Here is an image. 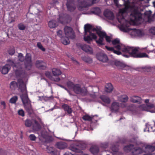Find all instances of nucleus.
Wrapping results in <instances>:
<instances>
[{"label":"nucleus","mask_w":155,"mask_h":155,"mask_svg":"<svg viewBox=\"0 0 155 155\" xmlns=\"http://www.w3.org/2000/svg\"><path fill=\"white\" fill-rule=\"evenodd\" d=\"M57 35L58 36L61 38H62L63 32L61 30H59L57 32Z\"/></svg>","instance_id":"nucleus-57"},{"label":"nucleus","mask_w":155,"mask_h":155,"mask_svg":"<svg viewBox=\"0 0 155 155\" xmlns=\"http://www.w3.org/2000/svg\"><path fill=\"white\" fill-rule=\"evenodd\" d=\"M119 145L117 144L116 145L114 144L112 145L111 147V149L114 152H117L118 150Z\"/></svg>","instance_id":"nucleus-44"},{"label":"nucleus","mask_w":155,"mask_h":155,"mask_svg":"<svg viewBox=\"0 0 155 155\" xmlns=\"http://www.w3.org/2000/svg\"><path fill=\"white\" fill-rule=\"evenodd\" d=\"M121 19H119L118 17H117V19H118V21L119 23H121L122 20H124V17L122 15L121 16Z\"/></svg>","instance_id":"nucleus-64"},{"label":"nucleus","mask_w":155,"mask_h":155,"mask_svg":"<svg viewBox=\"0 0 155 155\" xmlns=\"http://www.w3.org/2000/svg\"><path fill=\"white\" fill-rule=\"evenodd\" d=\"M149 32L151 34L155 35V27L151 28L149 30Z\"/></svg>","instance_id":"nucleus-58"},{"label":"nucleus","mask_w":155,"mask_h":155,"mask_svg":"<svg viewBox=\"0 0 155 155\" xmlns=\"http://www.w3.org/2000/svg\"><path fill=\"white\" fill-rule=\"evenodd\" d=\"M15 52V49L14 48H10L8 51V54L11 55H13Z\"/></svg>","instance_id":"nucleus-51"},{"label":"nucleus","mask_w":155,"mask_h":155,"mask_svg":"<svg viewBox=\"0 0 155 155\" xmlns=\"http://www.w3.org/2000/svg\"><path fill=\"white\" fill-rule=\"evenodd\" d=\"M145 149L148 153H152L155 150V146L151 145H147L145 147Z\"/></svg>","instance_id":"nucleus-32"},{"label":"nucleus","mask_w":155,"mask_h":155,"mask_svg":"<svg viewBox=\"0 0 155 155\" xmlns=\"http://www.w3.org/2000/svg\"><path fill=\"white\" fill-rule=\"evenodd\" d=\"M108 146L109 144L107 142H104L101 143V146L103 148H107L108 147Z\"/></svg>","instance_id":"nucleus-52"},{"label":"nucleus","mask_w":155,"mask_h":155,"mask_svg":"<svg viewBox=\"0 0 155 155\" xmlns=\"http://www.w3.org/2000/svg\"><path fill=\"white\" fill-rule=\"evenodd\" d=\"M128 7L127 6H126L125 8L122 9L120 10V12H122V13H124L126 11V9H127L128 8Z\"/></svg>","instance_id":"nucleus-62"},{"label":"nucleus","mask_w":155,"mask_h":155,"mask_svg":"<svg viewBox=\"0 0 155 155\" xmlns=\"http://www.w3.org/2000/svg\"><path fill=\"white\" fill-rule=\"evenodd\" d=\"M119 108V104L117 102H113L110 107L111 111L112 112H116L118 111Z\"/></svg>","instance_id":"nucleus-20"},{"label":"nucleus","mask_w":155,"mask_h":155,"mask_svg":"<svg viewBox=\"0 0 155 155\" xmlns=\"http://www.w3.org/2000/svg\"><path fill=\"white\" fill-rule=\"evenodd\" d=\"M67 15L64 14H60L59 15V18H58V21L61 23H64L66 20V16Z\"/></svg>","instance_id":"nucleus-25"},{"label":"nucleus","mask_w":155,"mask_h":155,"mask_svg":"<svg viewBox=\"0 0 155 155\" xmlns=\"http://www.w3.org/2000/svg\"><path fill=\"white\" fill-rule=\"evenodd\" d=\"M86 147L85 143H79L78 144H72L69 147L70 150L75 153H81L83 155H88L87 154L83 153L82 150Z\"/></svg>","instance_id":"nucleus-5"},{"label":"nucleus","mask_w":155,"mask_h":155,"mask_svg":"<svg viewBox=\"0 0 155 155\" xmlns=\"http://www.w3.org/2000/svg\"><path fill=\"white\" fill-rule=\"evenodd\" d=\"M42 98L45 101H48L51 100L53 99L54 97L52 96H51L49 97L47 96H42Z\"/></svg>","instance_id":"nucleus-47"},{"label":"nucleus","mask_w":155,"mask_h":155,"mask_svg":"<svg viewBox=\"0 0 155 155\" xmlns=\"http://www.w3.org/2000/svg\"><path fill=\"white\" fill-rule=\"evenodd\" d=\"M112 44L115 45L114 48L118 50H121L123 52H128L130 56L135 58H149V56L145 53L139 51L138 47L126 46L120 43V40L116 38L112 41Z\"/></svg>","instance_id":"nucleus-1"},{"label":"nucleus","mask_w":155,"mask_h":155,"mask_svg":"<svg viewBox=\"0 0 155 155\" xmlns=\"http://www.w3.org/2000/svg\"><path fill=\"white\" fill-rule=\"evenodd\" d=\"M150 125L149 124H146V128L144 129V132H145L146 131V130H147V129H148L147 130L148 131V132H149V127L150 126Z\"/></svg>","instance_id":"nucleus-63"},{"label":"nucleus","mask_w":155,"mask_h":155,"mask_svg":"<svg viewBox=\"0 0 155 155\" xmlns=\"http://www.w3.org/2000/svg\"><path fill=\"white\" fill-rule=\"evenodd\" d=\"M124 149L126 152L131 150L133 155H138L143 152V150L140 147H137L134 148V145L133 144H130L125 146Z\"/></svg>","instance_id":"nucleus-6"},{"label":"nucleus","mask_w":155,"mask_h":155,"mask_svg":"<svg viewBox=\"0 0 155 155\" xmlns=\"http://www.w3.org/2000/svg\"><path fill=\"white\" fill-rule=\"evenodd\" d=\"M37 46L42 51H44L45 50V49L43 48V46L41 44V43L40 42H38L37 43Z\"/></svg>","instance_id":"nucleus-56"},{"label":"nucleus","mask_w":155,"mask_h":155,"mask_svg":"<svg viewBox=\"0 0 155 155\" xmlns=\"http://www.w3.org/2000/svg\"><path fill=\"white\" fill-rule=\"evenodd\" d=\"M105 47L108 51L113 52L114 53L118 55H120L121 54V53L119 51H117L114 49V48L110 47L107 46H105Z\"/></svg>","instance_id":"nucleus-33"},{"label":"nucleus","mask_w":155,"mask_h":155,"mask_svg":"<svg viewBox=\"0 0 155 155\" xmlns=\"http://www.w3.org/2000/svg\"><path fill=\"white\" fill-rule=\"evenodd\" d=\"M17 80V82H16V81H13L11 82L10 84V88L12 90H15L17 87H19V84L18 82V80Z\"/></svg>","instance_id":"nucleus-24"},{"label":"nucleus","mask_w":155,"mask_h":155,"mask_svg":"<svg viewBox=\"0 0 155 155\" xmlns=\"http://www.w3.org/2000/svg\"><path fill=\"white\" fill-rule=\"evenodd\" d=\"M64 34L66 37H69L70 39H73L75 37L74 32L72 28L65 26L64 29Z\"/></svg>","instance_id":"nucleus-8"},{"label":"nucleus","mask_w":155,"mask_h":155,"mask_svg":"<svg viewBox=\"0 0 155 155\" xmlns=\"http://www.w3.org/2000/svg\"><path fill=\"white\" fill-rule=\"evenodd\" d=\"M67 85L69 89L73 90L75 84H74L73 82L70 81H68L67 82Z\"/></svg>","instance_id":"nucleus-42"},{"label":"nucleus","mask_w":155,"mask_h":155,"mask_svg":"<svg viewBox=\"0 0 155 155\" xmlns=\"http://www.w3.org/2000/svg\"><path fill=\"white\" fill-rule=\"evenodd\" d=\"M59 4V2L58 0H53L52 1V4L53 5H54Z\"/></svg>","instance_id":"nucleus-59"},{"label":"nucleus","mask_w":155,"mask_h":155,"mask_svg":"<svg viewBox=\"0 0 155 155\" xmlns=\"http://www.w3.org/2000/svg\"><path fill=\"white\" fill-rule=\"evenodd\" d=\"M19 84L18 91L22 93L20 95L23 104L30 102L28 98L26 85L21 79L18 80Z\"/></svg>","instance_id":"nucleus-2"},{"label":"nucleus","mask_w":155,"mask_h":155,"mask_svg":"<svg viewBox=\"0 0 155 155\" xmlns=\"http://www.w3.org/2000/svg\"><path fill=\"white\" fill-rule=\"evenodd\" d=\"M132 34L135 36L141 37L143 36L144 34L140 30L135 29L132 32Z\"/></svg>","instance_id":"nucleus-29"},{"label":"nucleus","mask_w":155,"mask_h":155,"mask_svg":"<svg viewBox=\"0 0 155 155\" xmlns=\"http://www.w3.org/2000/svg\"><path fill=\"white\" fill-rule=\"evenodd\" d=\"M48 25L49 27L51 28H55L57 25V22L55 20H52L50 21Z\"/></svg>","instance_id":"nucleus-36"},{"label":"nucleus","mask_w":155,"mask_h":155,"mask_svg":"<svg viewBox=\"0 0 155 155\" xmlns=\"http://www.w3.org/2000/svg\"><path fill=\"white\" fill-rule=\"evenodd\" d=\"M105 35L104 36H101V37L99 38L98 40H96V42L99 46L101 47L104 45V44L103 42L104 38L107 42L109 43H110L111 42V37L107 35L106 33Z\"/></svg>","instance_id":"nucleus-11"},{"label":"nucleus","mask_w":155,"mask_h":155,"mask_svg":"<svg viewBox=\"0 0 155 155\" xmlns=\"http://www.w3.org/2000/svg\"><path fill=\"white\" fill-rule=\"evenodd\" d=\"M98 147L96 145H94L91 147L90 148V151L94 155H97L99 152Z\"/></svg>","instance_id":"nucleus-23"},{"label":"nucleus","mask_w":155,"mask_h":155,"mask_svg":"<svg viewBox=\"0 0 155 155\" xmlns=\"http://www.w3.org/2000/svg\"><path fill=\"white\" fill-rule=\"evenodd\" d=\"M24 107L26 111L29 114H31L33 112L30 102L23 104Z\"/></svg>","instance_id":"nucleus-21"},{"label":"nucleus","mask_w":155,"mask_h":155,"mask_svg":"<svg viewBox=\"0 0 155 155\" xmlns=\"http://www.w3.org/2000/svg\"><path fill=\"white\" fill-rule=\"evenodd\" d=\"M97 59L103 62H106L108 60L107 55L102 53H98L96 54Z\"/></svg>","instance_id":"nucleus-14"},{"label":"nucleus","mask_w":155,"mask_h":155,"mask_svg":"<svg viewBox=\"0 0 155 155\" xmlns=\"http://www.w3.org/2000/svg\"><path fill=\"white\" fill-rule=\"evenodd\" d=\"M32 122L30 119H27L25 121V125L27 127H30L32 125Z\"/></svg>","instance_id":"nucleus-43"},{"label":"nucleus","mask_w":155,"mask_h":155,"mask_svg":"<svg viewBox=\"0 0 155 155\" xmlns=\"http://www.w3.org/2000/svg\"><path fill=\"white\" fill-rule=\"evenodd\" d=\"M36 67L40 70H45L47 68V64L43 61L41 60H37L35 63Z\"/></svg>","instance_id":"nucleus-12"},{"label":"nucleus","mask_w":155,"mask_h":155,"mask_svg":"<svg viewBox=\"0 0 155 155\" xmlns=\"http://www.w3.org/2000/svg\"><path fill=\"white\" fill-rule=\"evenodd\" d=\"M7 62L8 63L7 64H8L10 67L11 66H12L13 67H16V65L14 62L11 60L8 59L7 60Z\"/></svg>","instance_id":"nucleus-49"},{"label":"nucleus","mask_w":155,"mask_h":155,"mask_svg":"<svg viewBox=\"0 0 155 155\" xmlns=\"http://www.w3.org/2000/svg\"><path fill=\"white\" fill-rule=\"evenodd\" d=\"M92 26L89 24H87L84 26V40L88 43H90L93 39H96L97 36L95 34L91 33L90 30Z\"/></svg>","instance_id":"nucleus-3"},{"label":"nucleus","mask_w":155,"mask_h":155,"mask_svg":"<svg viewBox=\"0 0 155 155\" xmlns=\"http://www.w3.org/2000/svg\"><path fill=\"white\" fill-rule=\"evenodd\" d=\"M18 99L17 96H14L12 97L9 100V102L12 104H15Z\"/></svg>","instance_id":"nucleus-45"},{"label":"nucleus","mask_w":155,"mask_h":155,"mask_svg":"<svg viewBox=\"0 0 155 155\" xmlns=\"http://www.w3.org/2000/svg\"><path fill=\"white\" fill-rule=\"evenodd\" d=\"M130 101L134 103H137L140 104L142 103L143 100L142 98L137 96H133L130 97Z\"/></svg>","instance_id":"nucleus-16"},{"label":"nucleus","mask_w":155,"mask_h":155,"mask_svg":"<svg viewBox=\"0 0 155 155\" xmlns=\"http://www.w3.org/2000/svg\"><path fill=\"white\" fill-rule=\"evenodd\" d=\"M113 89V87L112 84L110 83L107 84L105 87V91L108 93L112 92Z\"/></svg>","instance_id":"nucleus-37"},{"label":"nucleus","mask_w":155,"mask_h":155,"mask_svg":"<svg viewBox=\"0 0 155 155\" xmlns=\"http://www.w3.org/2000/svg\"><path fill=\"white\" fill-rule=\"evenodd\" d=\"M66 5L68 10L71 12L74 11L76 8L74 0H68Z\"/></svg>","instance_id":"nucleus-13"},{"label":"nucleus","mask_w":155,"mask_h":155,"mask_svg":"<svg viewBox=\"0 0 155 155\" xmlns=\"http://www.w3.org/2000/svg\"><path fill=\"white\" fill-rule=\"evenodd\" d=\"M82 118L84 120L88 121H91V120L92 119L91 117L90 116L88 115L83 116L82 117Z\"/></svg>","instance_id":"nucleus-48"},{"label":"nucleus","mask_w":155,"mask_h":155,"mask_svg":"<svg viewBox=\"0 0 155 155\" xmlns=\"http://www.w3.org/2000/svg\"><path fill=\"white\" fill-rule=\"evenodd\" d=\"M52 72L53 75L55 76H57L61 74V71L58 68H53L52 69Z\"/></svg>","instance_id":"nucleus-35"},{"label":"nucleus","mask_w":155,"mask_h":155,"mask_svg":"<svg viewBox=\"0 0 155 155\" xmlns=\"http://www.w3.org/2000/svg\"><path fill=\"white\" fill-rule=\"evenodd\" d=\"M130 16L131 21L134 22H137L142 19V14L137 10H134L131 14Z\"/></svg>","instance_id":"nucleus-9"},{"label":"nucleus","mask_w":155,"mask_h":155,"mask_svg":"<svg viewBox=\"0 0 155 155\" xmlns=\"http://www.w3.org/2000/svg\"><path fill=\"white\" fill-rule=\"evenodd\" d=\"M128 99V96L126 95H123L120 96L118 98V100L119 101L122 102H127Z\"/></svg>","instance_id":"nucleus-38"},{"label":"nucleus","mask_w":155,"mask_h":155,"mask_svg":"<svg viewBox=\"0 0 155 155\" xmlns=\"http://www.w3.org/2000/svg\"><path fill=\"white\" fill-rule=\"evenodd\" d=\"M104 15L108 19L112 20L114 18V16L113 12L108 9H106L104 11Z\"/></svg>","instance_id":"nucleus-15"},{"label":"nucleus","mask_w":155,"mask_h":155,"mask_svg":"<svg viewBox=\"0 0 155 155\" xmlns=\"http://www.w3.org/2000/svg\"><path fill=\"white\" fill-rule=\"evenodd\" d=\"M101 10L99 8H93L90 12V14H95L99 15L101 13Z\"/></svg>","instance_id":"nucleus-31"},{"label":"nucleus","mask_w":155,"mask_h":155,"mask_svg":"<svg viewBox=\"0 0 155 155\" xmlns=\"http://www.w3.org/2000/svg\"><path fill=\"white\" fill-rule=\"evenodd\" d=\"M33 121L34 123L32 125L33 130L36 131L39 130L41 129L40 125L36 120H34Z\"/></svg>","instance_id":"nucleus-27"},{"label":"nucleus","mask_w":155,"mask_h":155,"mask_svg":"<svg viewBox=\"0 0 155 155\" xmlns=\"http://www.w3.org/2000/svg\"><path fill=\"white\" fill-rule=\"evenodd\" d=\"M10 68V67L8 64H6L5 66L1 67L0 70L3 74H5L8 72Z\"/></svg>","instance_id":"nucleus-19"},{"label":"nucleus","mask_w":155,"mask_h":155,"mask_svg":"<svg viewBox=\"0 0 155 155\" xmlns=\"http://www.w3.org/2000/svg\"><path fill=\"white\" fill-rule=\"evenodd\" d=\"M18 114L19 115L24 117L25 116V112L23 109L19 110L18 111Z\"/></svg>","instance_id":"nucleus-54"},{"label":"nucleus","mask_w":155,"mask_h":155,"mask_svg":"<svg viewBox=\"0 0 155 155\" xmlns=\"http://www.w3.org/2000/svg\"><path fill=\"white\" fill-rule=\"evenodd\" d=\"M69 38V37L66 36L62 38L61 39L62 43L64 45L68 44L70 43Z\"/></svg>","instance_id":"nucleus-39"},{"label":"nucleus","mask_w":155,"mask_h":155,"mask_svg":"<svg viewBox=\"0 0 155 155\" xmlns=\"http://www.w3.org/2000/svg\"><path fill=\"white\" fill-rule=\"evenodd\" d=\"M56 145L57 147L60 149H64L66 148L68 146L67 143L62 141L57 143Z\"/></svg>","instance_id":"nucleus-22"},{"label":"nucleus","mask_w":155,"mask_h":155,"mask_svg":"<svg viewBox=\"0 0 155 155\" xmlns=\"http://www.w3.org/2000/svg\"><path fill=\"white\" fill-rule=\"evenodd\" d=\"M73 90L75 93L83 96L86 95L87 92V90L85 87H81L79 84H75Z\"/></svg>","instance_id":"nucleus-7"},{"label":"nucleus","mask_w":155,"mask_h":155,"mask_svg":"<svg viewBox=\"0 0 155 155\" xmlns=\"http://www.w3.org/2000/svg\"><path fill=\"white\" fill-rule=\"evenodd\" d=\"M45 75L48 77L50 78L51 76V73L49 71H46L45 73Z\"/></svg>","instance_id":"nucleus-61"},{"label":"nucleus","mask_w":155,"mask_h":155,"mask_svg":"<svg viewBox=\"0 0 155 155\" xmlns=\"http://www.w3.org/2000/svg\"><path fill=\"white\" fill-rule=\"evenodd\" d=\"M91 118L92 119L91 120V121L94 123H95L97 122L99 120L97 116V115H94L91 117Z\"/></svg>","instance_id":"nucleus-46"},{"label":"nucleus","mask_w":155,"mask_h":155,"mask_svg":"<svg viewBox=\"0 0 155 155\" xmlns=\"http://www.w3.org/2000/svg\"><path fill=\"white\" fill-rule=\"evenodd\" d=\"M147 106L149 108H152L154 107V105L151 103H150L146 104V105L143 104L142 105L141 107H143V110H146V106Z\"/></svg>","instance_id":"nucleus-41"},{"label":"nucleus","mask_w":155,"mask_h":155,"mask_svg":"<svg viewBox=\"0 0 155 155\" xmlns=\"http://www.w3.org/2000/svg\"><path fill=\"white\" fill-rule=\"evenodd\" d=\"M29 138L31 141H35L36 139V137L33 134H31L29 136Z\"/></svg>","instance_id":"nucleus-55"},{"label":"nucleus","mask_w":155,"mask_h":155,"mask_svg":"<svg viewBox=\"0 0 155 155\" xmlns=\"http://www.w3.org/2000/svg\"><path fill=\"white\" fill-rule=\"evenodd\" d=\"M18 27L19 29L21 30H23L25 29V26L22 23L19 24L18 25Z\"/></svg>","instance_id":"nucleus-53"},{"label":"nucleus","mask_w":155,"mask_h":155,"mask_svg":"<svg viewBox=\"0 0 155 155\" xmlns=\"http://www.w3.org/2000/svg\"><path fill=\"white\" fill-rule=\"evenodd\" d=\"M97 34L98 35L99 38L101 37V36L105 35L106 32L103 31H102V28L100 27H97Z\"/></svg>","instance_id":"nucleus-34"},{"label":"nucleus","mask_w":155,"mask_h":155,"mask_svg":"<svg viewBox=\"0 0 155 155\" xmlns=\"http://www.w3.org/2000/svg\"><path fill=\"white\" fill-rule=\"evenodd\" d=\"M62 108L68 114H70L72 112L71 108L68 104H64L62 105Z\"/></svg>","instance_id":"nucleus-28"},{"label":"nucleus","mask_w":155,"mask_h":155,"mask_svg":"<svg viewBox=\"0 0 155 155\" xmlns=\"http://www.w3.org/2000/svg\"><path fill=\"white\" fill-rule=\"evenodd\" d=\"M81 48L84 51L89 54H92L93 53L92 49L89 45L84 44L81 46Z\"/></svg>","instance_id":"nucleus-18"},{"label":"nucleus","mask_w":155,"mask_h":155,"mask_svg":"<svg viewBox=\"0 0 155 155\" xmlns=\"http://www.w3.org/2000/svg\"><path fill=\"white\" fill-rule=\"evenodd\" d=\"M6 151L0 148V155H7L5 154Z\"/></svg>","instance_id":"nucleus-60"},{"label":"nucleus","mask_w":155,"mask_h":155,"mask_svg":"<svg viewBox=\"0 0 155 155\" xmlns=\"http://www.w3.org/2000/svg\"><path fill=\"white\" fill-rule=\"evenodd\" d=\"M100 98L101 100L104 102V104L101 102V103L103 106H107L106 104H110V99L104 95H101L100 96Z\"/></svg>","instance_id":"nucleus-17"},{"label":"nucleus","mask_w":155,"mask_h":155,"mask_svg":"<svg viewBox=\"0 0 155 155\" xmlns=\"http://www.w3.org/2000/svg\"><path fill=\"white\" fill-rule=\"evenodd\" d=\"M46 149L47 152L51 155H56L57 154V151L53 147L47 146Z\"/></svg>","instance_id":"nucleus-26"},{"label":"nucleus","mask_w":155,"mask_h":155,"mask_svg":"<svg viewBox=\"0 0 155 155\" xmlns=\"http://www.w3.org/2000/svg\"><path fill=\"white\" fill-rule=\"evenodd\" d=\"M81 58L84 61L87 63H91L92 61V58L88 56H84L81 57Z\"/></svg>","instance_id":"nucleus-40"},{"label":"nucleus","mask_w":155,"mask_h":155,"mask_svg":"<svg viewBox=\"0 0 155 155\" xmlns=\"http://www.w3.org/2000/svg\"><path fill=\"white\" fill-rule=\"evenodd\" d=\"M113 64L119 68L123 69L126 67V65L124 63L120 62L119 61H112Z\"/></svg>","instance_id":"nucleus-30"},{"label":"nucleus","mask_w":155,"mask_h":155,"mask_svg":"<svg viewBox=\"0 0 155 155\" xmlns=\"http://www.w3.org/2000/svg\"><path fill=\"white\" fill-rule=\"evenodd\" d=\"M18 58L19 60L21 62L24 61V58L23 56V54L21 53L18 54Z\"/></svg>","instance_id":"nucleus-50"},{"label":"nucleus","mask_w":155,"mask_h":155,"mask_svg":"<svg viewBox=\"0 0 155 155\" xmlns=\"http://www.w3.org/2000/svg\"><path fill=\"white\" fill-rule=\"evenodd\" d=\"M24 64L26 69L28 70L31 69L32 66V63L31 57L30 54L26 53L25 58Z\"/></svg>","instance_id":"nucleus-10"},{"label":"nucleus","mask_w":155,"mask_h":155,"mask_svg":"<svg viewBox=\"0 0 155 155\" xmlns=\"http://www.w3.org/2000/svg\"><path fill=\"white\" fill-rule=\"evenodd\" d=\"M100 0H79L78 1V7L80 11H83L84 8L96 3Z\"/></svg>","instance_id":"nucleus-4"}]
</instances>
